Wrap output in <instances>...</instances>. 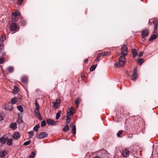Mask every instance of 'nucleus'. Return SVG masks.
Masks as SVG:
<instances>
[{
    "mask_svg": "<svg viewBox=\"0 0 158 158\" xmlns=\"http://www.w3.org/2000/svg\"><path fill=\"white\" fill-rule=\"evenodd\" d=\"M123 130H120L119 131L117 134V135L118 137H120V135L123 132Z\"/></svg>",
    "mask_w": 158,
    "mask_h": 158,
    "instance_id": "4c0bfd02",
    "label": "nucleus"
},
{
    "mask_svg": "<svg viewBox=\"0 0 158 158\" xmlns=\"http://www.w3.org/2000/svg\"><path fill=\"white\" fill-rule=\"evenodd\" d=\"M84 75L83 74H82L81 75V79H83V78H84Z\"/></svg>",
    "mask_w": 158,
    "mask_h": 158,
    "instance_id": "5fc2aeb1",
    "label": "nucleus"
},
{
    "mask_svg": "<svg viewBox=\"0 0 158 158\" xmlns=\"http://www.w3.org/2000/svg\"><path fill=\"white\" fill-rule=\"evenodd\" d=\"M153 23L154 25V26L157 27L158 25V19L155 18L153 20Z\"/></svg>",
    "mask_w": 158,
    "mask_h": 158,
    "instance_id": "f3484780",
    "label": "nucleus"
},
{
    "mask_svg": "<svg viewBox=\"0 0 158 158\" xmlns=\"http://www.w3.org/2000/svg\"><path fill=\"white\" fill-rule=\"evenodd\" d=\"M19 89L17 87L15 86L14 89L13 91L16 94L18 93Z\"/></svg>",
    "mask_w": 158,
    "mask_h": 158,
    "instance_id": "c9c22d12",
    "label": "nucleus"
},
{
    "mask_svg": "<svg viewBox=\"0 0 158 158\" xmlns=\"http://www.w3.org/2000/svg\"><path fill=\"white\" fill-rule=\"evenodd\" d=\"M126 61V59L124 56H121L118 61L119 65L120 67H123L125 64V62Z\"/></svg>",
    "mask_w": 158,
    "mask_h": 158,
    "instance_id": "7ed1b4c3",
    "label": "nucleus"
},
{
    "mask_svg": "<svg viewBox=\"0 0 158 158\" xmlns=\"http://www.w3.org/2000/svg\"><path fill=\"white\" fill-rule=\"evenodd\" d=\"M121 52L122 54L124 56L127 55L128 51L127 46L125 44L121 48Z\"/></svg>",
    "mask_w": 158,
    "mask_h": 158,
    "instance_id": "39448f33",
    "label": "nucleus"
},
{
    "mask_svg": "<svg viewBox=\"0 0 158 158\" xmlns=\"http://www.w3.org/2000/svg\"><path fill=\"white\" fill-rule=\"evenodd\" d=\"M69 130L68 126H66L63 129V130L64 131H67Z\"/></svg>",
    "mask_w": 158,
    "mask_h": 158,
    "instance_id": "c03bdc74",
    "label": "nucleus"
},
{
    "mask_svg": "<svg viewBox=\"0 0 158 158\" xmlns=\"http://www.w3.org/2000/svg\"><path fill=\"white\" fill-rule=\"evenodd\" d=\"M7 69L10 73L12 72L14 70V68L12 67H9Z\"/></svg>",
    "mask_w": 158,
    "mask_h": 158,
    "instance_id": "473e14b6",
    "label": "nucleus"
},
{
    "mask_svg": "<svg viewBox=\"0 0 158 158\" xmlns=\"http://www.w3.org/2000/svg\"><path fill=\"white\" fill-rule=\"evenodd\" d=\"M131 52L132 53L133 57H135L137 54V50L135 49H132Z\"/></svg>",
    "mask_w": 158,
    "mask_h": 158,
    "instance_id": "4468645a",
    "label": "nucleus"
},
{
    "mask_svg": "<svg viewBox=\"0 0 158 158\" xmlns=\"http://www.w3.org/2000/svg\"><path fill=\"white\" fill-rule=\"evenodd\" d=\"M46 123L44 120H43L41 123V126L42 127H44L46 126Z\"/></svg>",
    "mask_w": 158,
    "mask_h": 158,
    "instance_id": "37998d69",
    "label": "nucleus"
},
{
    "mask_svg": "<svg viewBox=\"0 0 158 158\" xmlns=\"http://www.w3.org/2000/svg\"><path fill=\"white\" fill-rule=\"evenodd\" d=\"M6 38L4 37L3 36H1L0 38V41L2 42H3V41L5 40Z\"/></svg>",
    "mask_w": 158,
    "mask_h": 158,
    "instance_id": "a19ab883",
    "label": "nucleus"
},
{
    "mask_svg": "<svg viewBox=\"0 0 158 158\" xmlns=\"http://www.w3.org/2000/svg\"><path fill=\"white\" fill-rule=\"evenodd\" d=\"M31 140H29L28 141L25 142H24V143L23 144L24 145H25V146L28 145L31 143Z\"/></svg>",
    "mask_w": 158,
    "mask_h": 158,
    "instance_id": "ea45409f",
    "label": "nucleus"
},
{
    "mask_svg": "<svg viewBox=\"0 0 158 158\" xmlns=\"http://www.w3.org/2000/svg\"><path fill=\"white\" fill-rule=\"evenodd\" d=\"M138 78V75L137 74V67H135L134 68L133 72L131 79L133 81H135Z\"/></svg>",
    "mask_w": 158,
    "mask_h": 158,
    "instance_id": "f03ea898",
    "label": "nucleus"
},
{
    "mask_svg": "<svg viewBox=\"0 0 158 158\" xmlns=\"http://www.w3.org/2000/svg\"><path fill=\"white\" fill-rule=\"evenodd\" d=\"M28 134L30 135L29 138H32V136L34 135V132L33 131H31L28 132Z\"/></svg>",
    "mask_w": 158,
    "mask_h": 158,
    "instance_id": "cd10ccee",
    "label": "nucleus"
},
{
    "mask_svg": "<svg viewBox=\"0 0 158 158\" xmlns=\"http://www.w3.org/2000/svg\"><path fill=\"white\" fill-rule=\"evenodd\" d=\"M19 27L15 23H12L10 25V29L11 31H17L19 30Z\"/></svg>",
    "mask_w": 158,
    "mask_h": 158,
    "instance_id": "20e7f679",
    "label": "nucleus"
},
{
    "mask_svg": "<svg viewBox=\"0 0 158 158\" xmlns=\"http://www.w3.org/2000/svg\"><path fill=\"white\" fill-rule=\"evenodd\" d=\"M71 116L70 114H69V113L68 112L67 113V119H71Z\"/></svg>",
    "mask_w": 158,
    "mask_h": 158,
    "instance_id": "a18cd8bd",
    "label": "nucleus"
},
{
    "mask_svg": "<svg viewBox=\"0 0 158 158\" xmlns=\"http://www.w3.org/2000/svg\"><path fill=\"white\" fill-rule=\"evenodd\" d=\"M88 59H85L84 60V62H87V61H88Z\"/></svg>",
    "mask_w": 158,
    "mask_h": 158,
    "instance_id": "13d9d810",
    "label": "nucleus"
},
{
    "mask_svg": "<svg viewBox=\"0 0 158 158\" xmlns=\"http://www.w3.org/2000/svg\"><path fill=\"white\" fill-rule=\"evenodd\" d=\"M4 45L3 44H1L0 45V53H1L4 49Z\"/></svg>",
    "mask_w": 158,
    "mask_h": 158,
    "instance_id": "72a5a7b5",
    "label": "nucleus"
},
{
    "mask_svg": "<svg viewBox=\"0 0 158 158\" xmlns=\"http://www.w3.org/2000/svg\"><path fill=\"white\" fill-rule=\"evenodd\" d=\"M18 109L21 112H23V107L21 106H18Z\"/></svg>",
    "mask_w": 158,
    "mask_h": 158,
    "instance_id": "7c9ffc66",
    "label": "nucleus"
},
{
    "mask_svg": "<svg viewBox=\"0 0 158 158\" xmlns=\"http://www.w3.org/2000/svg\"><path fill=\"white\" fill-rule=\"evenodd\" d=\"M97 65V64H96L94 65V66H92L90 68V70L91 71H94L95 69L96 68Z\"/></svg>",
    "mask_w": 158,
    "mask_h": 158,
    "instance_id": "393cba45",
    "label": "nucleus"
},
{
    "mask_svg": "<svg viewBox=\"0 0 158 158\" xmlns=\"http://www.w3.org/2000/svg\"><path fill=\"white\" fill-rule=\"evenodd\" d=\"M60 99H57L56 100V102L53 103V106L56 108V109L58 106L60 104Z\"/></svg>",
    "mask_w": 158,
    "mask_h": 158,
    "instance_id": "f8f14e48",
    "label": "nucleus"
},
{
    "mask_svg": "<svg viewBox=\"0 0 158 158\" xmlns=\"http://www.w3.org/2000/svg\"><path fill=\"white\" fill-rule=\"evenodd\" d=\"M101 56H101V55L100 54V53L98 54V55L97 57L95 59V61H98L100 60L101 57Z\"/></svg>",
    "mask_w": 158,
    "mask_h": 158,
    "instance_id": "f704fd0d",
    "label": "nucleus"
},
{
    "mask_svg": "<svg viewBox=\"0 0 158 158\" xmlns=\"http://www.w3.org/2000/svg\"><path fill=\"white\" fill-rule=\"evenodd\" d=\"M143 52H140L138 54V56L139 57L142 56H143Z\"/></svg>",
    "mask_w": 158,
    "mask_h": 158,
    "instance_id": "8fccbe9b",
    "label": "nucleus"
},
{
    "mask_svg": "<svg viewBox=\"0 0 158 158\" xmlns=\"http://www.w3.org/2000/svg\"><path fill=\"white\" fill-rule=\"evenodd\" d=\"M10 127L13 130H15L17 128V124L16 123H12L10 124Z\"/></svg>",
    "mask_w": 158,
    "mask_h": 158,
    "instance_id": "ddd939ff",
    "label": "nucleus"
},
{
    "mask_svg": "<svg viewBox=\"0 0 158 158\" xmlns=\"http://www.w3.org/2000/svg\"><path fill=\"white\" fill-rule=\"evenodd\" d=\"M94 158H101L98 156H96L94 157Z\"/></svg>",
    "mask_w": 158,
    "mask_h": 158,
    "instance_id": "052dcab7",
    "label": "nucleus"
},
{
    "mask_svg": "<svg viewBox=\"0 0 158 158\" xmlns=\"http://www.w3.org/2000/svg\"><path fill=\"white\" fill-rule=\"evenodd\" d=\"M17 121L18 123L19 124H21L23 122V120L22 119V118H19L17 120Z\"/></svg>",
    "mask_w": 158,
    "mask_h": 158,
    "instance_id": "58836bf2",
    "label": "nucleus"
},
{
    "mask_svg": "<svg viewBox=\"0 0 158 158\" xmlns=\"http://www.w3.org/2000/svg\"><path fill=\"white\" fill-rule=\"evenodd\" d=\"M74 108L73 107H71L70 108L69 110V113L70 115H72L74 113Z\"/></svg>",
    "mask_w": 158,
    "mask_h": 158,
    "instance_id": "a211bd4d",
    "label": "nucleus"
},
{
    "mask_svg": "<svg viewBox=\"0 0 158 158\" xmlns=\"http://www.w3.org/2000/svg\"><path fill=\"white\" fill-rule=\"evenodd\" d=\"M34 113L35 115L40 120H42V117L39 110H35Z\"/></svg>",
    "mask_w": 158,
    "mask_h": 158,
    "instance_id": "9b49d317",
    "label": "nucleus"
},
{
    "mask_svg": "<svg viewBox=\"0 0 158 158\" xmlns=\"http://www.w3.org/2000/svg\"><path fill=\"white\" fill-rule=\"evenodd\" d=\"M130 153V152L128 148L123 150L122 152V155L125 157H127L128 156Z\"/></svg>",
    "mask_w": 158,
    "mask_h": 158,
    "instance_id": "423d86ee",
    "label": "nucleus"
},
{
    "mask_svg": "<svg viewBox=\"0 0 158 158\" xmlns=\"http://www.w3.org/2000/svg\"><path fill=\"white\" fill-rule=\"evenodd\" d=\"M81 101V99L79 98H77V99L76 100L75 103L77 105V106H78V104L79 102Z\"/></svg>",
    "mask_w": 158,
    "mask_h": 158,
    "instance_id": "b1692460",
    "label": "nucleus"
},
{
    "mask_svg": "<svg viewBox=\"0 0 158 158\" xmlns=\"http://www.w3.org/2000/svg\"><path fill=\"white\" fill-rule=\"evenodd\" d=\"M157 26H154V28L153 31V32L154 33H156L157 31Z\"/></svg>",
    "mask_w": 158,
    "mask_h": 158,
    "instance_id": "49530a36",
    "label": "nucleus"
},
{
    "mask_svg": "<svg viewBox=\"0 0 158 158\" xmlns=\"http://www.w3.org/2000/svg\"><path fill=\"white\" fill-rule=\"evenodd\" d=\"M152 24V23L150 21H149V22H148V24L150 25H151Z\"/></svg>",
    "mask_w": 158,
    "mask_h": 158,
    "instance_id": "bf43d9fd",
    "label": "nucleus"
},
{
    "mask_svg": "<svg viewBox=\"0 0 158 158\" xmlns=\"http://www.w3.org/2000/svg\"><path fill=\"white\" fill-rule=\"evenodd\" d=\"M12 140L11 139H9L7 140V144L8 145L10 146L12 144Z\"/></svg>",
    "mask_w": 158,
    "mask_h": 158,
    "instance_id": "a878e982",
    "label": "nucleus"
},
{
    "mask_svg": "<svg viewBox=\"0 0 158 158\" xmlns=\"http://www.w3.org/2000/svg\"><path fill=\"white\" fill-rule=\"evenodd\" d=\"M149 34V31L147 29H146L143 30L142 32L141 36L143 38H145L147 37Z\"/></svg>",
    "mask_w": 158,
    "mask_h": 158,
    "instance_id": "6e6552de",
    "label": "nucleus"
},
{
    "mask_svg": "<svg viewBox=\"0 0 158 158\" xmlns=\"http://www.w3.org/2000/svg\"><path fill=\"white\" fill-rule=\"evenodd\" d=\"M71 120V119H67L66 121V123H69Z\"/></svg>",
    "mask_w": 158,
    "mask_h": 158,
    "instance_id": "3c124183",
    "label": "nucleus"
},
{
    "mask_svg": "<svg viewBox=\"0 0 158 158\" xmlns=\"http://www.w3.org/2000/svg\"><path fill=\"white\" fill-rule=\"evenodd\" d=\"M35 106L36 107H38L39 106H40L39 104L37 102H36L35 103Z\"/></svg>",
    "mask_w": 158,
    "mask_h": 158,
    "instance_id": "603ef678",
    "label": "nucleus"
},
{
    "mask_svg": "<svg viewBox=\"0 0 158 158\" xmlns=\"http://www.w3.org/2000/svg\"><path fill=\"white\" fill-rule=\"evenodd\" d=\"M21 81L24 83H26L27 81V77H22L21 78Z\"/></svg>",
    "mask_w": 158,
    "mask_h": 158,
    "instance_id": "c756f323",
    "label": "nucleus"
},
{
    "mask_svg": "<svg viewBox=\"0 0 158 158\" xmlns=\"http://www.w3.org/2000/svg\"><path fill=\"white\" fill-rule=\"evenodd\" d=\"M4 61V59L3 58H0V64H2Z\"/></svg>",
    "mask_w": 158,
    "mask_h": 158,
    "instance_id": "de8ad7c7",
    "label": "nucleus"
},
{
    "mask_svg": "<svg viewBox=\"0 0 158 158\" xmlns=\"http://www.w3.org/2000/svg\"><path fill=\"white\" fill-rule=\"evenodd\" d=\"M100 54L102 56H106L109 55L110 54V53L109 52H102L100 53Z\"/></svg>",
    "mask_w": 158,
    "mask_h": 158,
    "instance_id": "dca6fc26",
    "label": "nucleus"
},
{
    "mask_svg": "<svg viewBox=\"0 0 158 158\" xmlns=\"http://www.w3.org/2000/svg\"><path fill=\"white\" fill-rule=\"evenodd\" d=\"M35 153L34 152H32L31 154L29 156V158H33L35 156Z\"/></svg>",
    "mask_w": 158,
    "mask_h": 158,
    "instance_id": "bb28decb",
    "label": "nucleus"
},
{
    "mask_svg": "<svg viewBox=\"0 0 158 158\" xmlns=\"http://www.w3.org/2000/svg\"><path fill=\"white\" fill-rule=\"evenodd\" d=\"M39 127V125L37 124L33 128V130L35 131H37Z\"/></svg>",
    "mask_w": 158,
    "mask_h": 158,
    "instance_id": "e433bc0d",
    "label": "nucleus"
},
{
    "mask_svg": "<svg viewBox=\"0 0 158 158\" xmlns=\"http://www.w3.org/2000/svg\"><path fill=\"white\" fill-rule=\"evenodd\" d=\"M20 136L21 135L19 133L15 132L13 134V137L15 140H17L20 137Z\"/></svg>",
    "mask_w": 158,
    "mask_h": 158,
    "instance_id": "9d476101",
    "label": "nucleus"
},
{
    "mask_svg": "<svg viewBox=\"0 0 158 158\" xmlns=\"http://www.w3.org/2000/svg\"><path fill=\"white\" fill-rule=\"evenodd\" d=\"M48 136V134L45 132H42L40 133L37 135V138L39 139H43Z\"/></svg>",
    "mask_w": 158,
    "mask_h": 158,
    "instance_id": "0eeeda50",
    "label": "nucleus"
},
{
    "mask_svg": "<svg viewBox=\"0 0 158 158\" xmlns=\"http://www.w3.org/2000/svg\"><path fill=\"white\" fill-rule=\"evenodd\" d=\"M73 125L72 126V133L73 134H75L76 133V126L72 123Z\"/></svg>",
    "mask_w": 158,
    "mask_h": 158,
    "instance_id": "2eb2a0df",
    "label": "nucleus"
},
{
    "mask_svg": "<svg viewBox=\"0 0 158 158\" xmlns=\"http://www.w3.org/2000/svg\"><path fill=\"white\" fill-rule=\"evenodd\" d=\"M6 152L5 151H2L0 152V157L1 158H3L5 156Z\"/></svg>",
    "mask_w": 158,
    "mask_h": 158,
    "instance_id": "6ab92c4d",
    "label": "nucleus"
},
{
    "mask_svg": "<svg viewBox=\"0 0 158 158\" xmlns=\"http://www.w3.org/2000/svg\"><path fill=\"white\" fill-rule=\"evenodd\" d=\"M144 62V60L141 59H139L138 60V63L139 64L141 65Z\"/></svg>",
    "mask_w": 158,
    "mask_h": 158,
    "instance_id": "c85d7f7f",
    "label": "nucleus"
},
{
    "mask_svg": "<svg viewBox=\"0 0 158 158\" xmlns=\"http://www.w3.org/2000/svg\"><path fill=\"white\" fill-rule=\"evenodd\" d=\"M3 120V118L0 115V121L2 120Z\"/></svg>",
    "mask_w": 158,
    "mask_h": 158,
    "instance_id": "6e6d98bb",
    "label": "nucleus"
},
{
    "mask_svg": "<svg viewBox=\"0 0 158 158\" xmlns=\"http://www.w3.org/2000/svg\"><path fill=\"white\" fill-rule=\"evenodd\" d=\"M19 17H20V12L17 11L12 13V19L13 21H17L18 20Z\"/></svg>",
    "mask_w": 158,
    "mask_h": 158,
    "instance_id": "f257e3e1",
    "label": "nucleus"
},
{
    "mask_svg": "<svg viewBox=\"0 0 158 158\" xmlns=\"http://www.w3.org/2000/svg\"><path fill=\"white\" fill-rule=\"evenodd\" d=\"M20 24L21 25L24 26L25 24L26 23L24 20L22 19H20Z\"/></svg>",
    "mask_w": 158,
    "mask_h": 158,
    "instance_id": "2f4dec72",
    "label": "nucleus"
},
{
    "mask_svg": "<svg viewBox=\"0 0 158 158\" xmlns=\"http://www.w3.org/2000/svg\"><path fill=\"white\" fill-rule=\"evenodd\" d=\"M118 66V64L117 63H116L114 64V66L115 67H117Z\"/></svg>",
    "mask_w": 158,
    "mask_h": 158,
    "instance_id": "4d7b16f0",
    "label": "nucleus"
},
{
    "mask_svg": "<svg viewBox=\"0 0 158 158\" xmlns=\"http://www.w3.org/2000/svg\"><path fill=\"white\" fill-rule=\"evenodd\" d=\"M6 139L3 137L0 138V142L2 144H5L6 142Z\"/></svg>",
    "mask_w": 158,
    "mask_h": 158,
    "instance_id": "aec40b11",
    "label": "nucleus"
},
{
    "mask_svg": "<svg viewBox=\"0 0 158 158\" xmlns=\"http://www.w3.org/2000/svg\"><path fill=\"white\" fill-rule=\"evenodd\" d=\"M157 36L156 34L153 35L149 39V41H152L156 38Z\"/></svg>",
    "mask_w": 158,
    "mask_h": 158,
    "instance_id": "412c9836",
    "label": "nucleus"
},
{
    "mask_svg": "<svg viewBox=\"0 0 158 158\" xmlns=\"http://www.w3.org/2000/svg\"><path fill=\"white\" fill-rule=\"evenodd\" d=\"M46 121L48 124L53 126L55 125L56 122H55L54 120L51 119H47Z\"/></svg>",
    "mask_w": 158,
    "mask_h": 158,
    "instance_id": "1a4fd4ad",
    "label": "nucleus"
},
{
    "mask_svg": "<svg viewBox=\"0 0 158 158\" xmlns=\"http://www.w3.org/2000/svg\"><path fill=\"white\" fill-rule=\"evenodd\" d=\"M17 101V99L16 98H12L11 100V102L12 104H14Z\"/></svg>",
    "mask_w": 158,
    "mask_h": 158,
    "instance_id": "5701e85b",
    "label": "nucleus"
},
{
    "mask_svg": "<svg viewBox=\"0 0 158 158\" xmlns=\"http://www.w3.org/2000/svg\"><path fill=\"white\" fill-rule=\"evenodd\" d=\"M23 2V0H18L17 3L19 4H21Z\"/></svg>",
    "mask_w": 158,
    "mask_h": 158,
    "instance_id": "09e8293b",
    "label": "nucleus"
},
{
    "mask_svg": "<svg viewBox=\"0 0 158 158\" xmlns=\"http://www.w3.org/2000/svg\"><path fill=\"white\" fill-rule=\"evenodd\" d=\"M61 111H59L56 114V119H58L60 116V114H61Z\"/></svg>",
    "mask_w": 158,
    "mask_h": 158,
    "instance_id": "4be33fe9",
    "label": "nucleus"
},
{
    "mask_svg": "<svg viewBox=\"0 0 158 158\" xmlns=\"http://www.w3.org/2000/svg\"><path fill=\"white\" fill-rule=\"evenodd\" d=\"M40 109V106L38 107H36V109L35 110H39Z\"/></svg>",
    "mask_w": 158,
    "mask_h": 158,
    "instance_id": "864d4df0",
    "label": "nucleus"
},
{
    "mask_svg": "<svg viewBox=\"0 0 158 158\" xmlns=\"http://www.w3.org/2000/svg\"><path fill=\"white\" fill-rule=\"evenodd\" d=\"M7 109L10 111H12L13 110L12 106L10 105H8L7 107Z\"/></svg>",
    "mask_w": 158,
    "mask_h": 158,
    "instance_id": "79ce46f5",
    "label": "nucleus"
}]
</instances>
